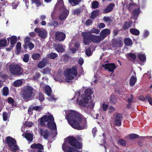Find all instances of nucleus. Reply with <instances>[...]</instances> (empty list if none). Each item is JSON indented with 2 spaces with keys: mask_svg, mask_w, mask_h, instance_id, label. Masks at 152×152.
Segmentation results:
<instances>
[{
  "mask_svg": "<svg viewBox=\"0 0 152 152\" xmlns=\"http://www.w3.org/2000/svg\"><path fill=\"white\" fill-rule=\"evenodd\" d=\"M66 118L69 124L74 129L82 130L87 127L86 118L77 112L68 110L67 113Z\"/></svg>",
  "mask_w": 152,
  "mask_h": 152,
  "instance_id": "f257e3e1",
  "label": "nucleus"
},
{
  "mask_svg": "<svg viewBox=\"0 0 152 152\" xmlns=\"http://www.w3.org/2000/svg\"><path fill=\"white\" fill-rule=\"evenodd\" d=\"M81 91L76 93V96L73 99L76 100L79 104L81 106L86 107L89 110L93 108L94 103L91 100V95L93 94L92 89L88 88L86 89L83 94L80 96Z\"/></svg>",
  "mask_w": 152,
  "mask_h": 152,
  "instance_id": "f03ea898",
  "label": "nucleus"
},
{
  "mask_svg": "<svg viewBox=\"0 0 152 152\" xmlns=\"http://www.w3.org/2000/svg\"><path fill=\"white\" fill-rule=\"evenodd\" d=\"M81 147V143L77 142L76 139L73 137L65 138L62 145V149L64 152H81L77 149Z\"/></svg>",
  "mask_w": 152,
  "mask_h": 152,
  "instance_id": "7ed1b4c3",
  "label": "nucleus"
},
{
  "mask_svg": "<svg viewBox=\"0 0 152 152\" xmlns=\"http://www.w3.org/2000/svg\"><path fill=\"white\" fill-rule=\"evenodd\" d=\"M81 34L83 36V42L86 45H89L91 41L98 43L102 40L100 36L93 35L89 32H83Z\"/></svg>",
  "mask_w": 152,
  "mask_h": 152,
  "instance_id": "20e7f679",
  "label": "nucleus"
},
{
  "mask_svg": "<svg viewBox=\"0 0 152 152\" xmlns=\"http://www.w3.org/2000/svg\"><path fill=\"white\" fill-rule=\"evenodd\" d=\"M54 9L60 11L58 17L61 20H65L69 14V11L65 8L62 0L58 1L54 6Z\"/></svg>",
  "mask_w": 152,
  "mask_h": 152,
  "instance_id": "39448f33",
  "label": "nucleus"
},
{
  "mask_svg": "<svg viewBox=\"0 0 152 152\" xmlns=\"http://www.w3.org/2000/svg\"><path fill=\"white\" fill-rule=\"evenodd\" d=\"M40 124L43 126L46 124L49 129L55 130L56 129V123L54 122V118L52 115H45L40 118Z\"/></svg>",
  "mask_w": 152,
  "mask_h": 152,
  "instance_id": "423d86ee",
  "label": "nucleus"
},
{
  "mask_svg": "<svg viewBox=\"0 0 152 152\" xmlns=\"http://www.w3.org/2000/svg\"><path fill=\"white\" fill-rule=\"evenodd\" d=\"M77 73L76 66L73 67L71 69H66L64 72V75L65 80L69 82L70 80L73 79L74 76H76Z\"/></svg>",
  "mask_w": 152,
  "mask_h": 152,
  "instance_id": "0eeeda50",
  "label": "nucleus"
},
{
  "mask_svg": "<svg viewBox=\"0 0 152 152\" xmlns=\"http://www.w3.org/2000/svg\"><path fill=\"white\" fill-rule=\"evenodd\" d=\"M33 88L29 86H26L23 88L22 97L26 100H30L31 99L33 94Z\"/></svg>",
  "mask_w": 152,
  "mask_h": 152,
  "instance_id": "6e6552de",
  "label": "nucleus"
},
{
  "mask_svg": "<svg viewBox=\"0 0 152 152\" xmlns=\"http://www.w3.org/2000/svg\"><path fill=\"white\" fill-rule=\"evenodd\" d=\"M10 71L11 74L15 75H21L23 70L21 67L18 65H11L10 67Z\"/></svg>",
  "mask_w": 152,
  "mask_h": 152,
  "instance_id": "1a4fd4ad",
  "label": "nucleus"
},
{
  "mask_svg": "<svg viewBox=\"0 0 152 152\" xmlns=\"http://www.w3.org/2000/svg\"><path fill=\"white\" fill-rule=\"evenodd\" d=\"M6 140L7 144L11 150L13 151H15L19 149L16 144V141L14 138L8 137L6 138Z\"/></svg>",
  "mask_w": 152,
  "mask_h": 152,
  "instance_id": "9d476101",
  "label": "nucleus"
},
{
  "mask_svg": "<svg viewBox=\"0 0 152 152\" xmlns=\"http://www.w3.org/2000/svg\"><path fill=\"white\" fill-rule=\"evenodd\" d=\"M35 32L38 33L39 37L42 39L46 38L47 35V32L45 29L36 28L34 29Z\"/></svg>",
  "mask_w": 152,
  "mask_h": 152,
  "instance_id": "9b49d317",
  "label": "nucleus"
},
{
  "mask_svg": "<svg viewBox=\"0 0 152 152\" xmlns=\"http://www.w3.org/2000/svg\"><path fill=\"white\" fill-rule=\"evenodd\" d=\"M79 46V42L72 41L69 44V48L72 52L74 53L78 50Z\"/></svg>",
  "mask_w": 152,
  "mask_h": 152,
  "instance_id": "f8f14e48",
  "label": "nucleus"
},
{
  "mask_svg": "<svg viewBox=\"0 0 152 152\" xmlns=\"http://www.w3.org/2000/svg\"><path fill=\"white\" fill-rule=\"evenodd\" d=\"M115 117V124L116 126H120L121 125V120L122 117L121 114L116 113L114 115Z\"/></svg>",
  "mask_w": 152,
  "mask_h": 152,
  "instance_id": "ddd939ff",
  "label": "nucleus"
},
{
  "mask_svg": "<svg viewBox=\"0 0 152 152\" xmlns=\"http://www.w3.org/2000/svg\"><path fill=\"white\" fill-rule=\"evenodd\" d=\"M65 37V34L62 32L57 31L55 33L56 39L59 41H63Z\"/></svg>",
  "mask_w": 152,
  "mask_h": 152,
  "instance_id": "4468645a",
  "label": "nucleus"
},
{
  "mask_svg": "<svg viewBox=\"0 0 152 152\" xmlns=\"http://www.w3.org/2000/svg\"><path fill=\"white\" fill-rule=\"evenodd\" d=\"M110 31L109 29L106 28L103 29L100 32V34L102 40L110 35Z\"/></svg>",
  "mask_w": 152,
  "mask_h": 152,
  "instance_id": "2eb2a0df",
  "label": "nucleus"
},
{
  "mask_svg": "<svg viewBox=\"0 0 152 152\" xmlns=\"http://www.w3.org/2000/svg\"><path fill=\"white\" fill-rule=\"evenodd\" d=\"M102 66L106 69L108 70L110 72L113 71V70L116 68L115 65L113 64H109L103 65Z\"/></svg>",
  "mask_w": 152,
  "mask_h": 152,
  "instance_id": "dca6fc26",
  "label": "nucleus"
},
{
  "mask_svg": "<svg viewBox=\"0 0 152 152\" xmlns=\"http://www.w3.org/2000/svg\"><path fill=\"white\" fill-rule=\"evenodd\" d=\"M115 6V4L111 3L109 4L103 11V13H107L111 11Z\"/></svg>",
  "mask_w": 152,
  "mask_h": 152,
  "instance_id": "f3484780",
  "label": "nucleus"
},
{
  "mask_svg": "<svg viewBox=\"0 0 152 152\" xmlns=\"http://www.w3.org/2000/svg\"><path fill=\"white\" fill-rule=\"evenodd\" d=\"M140 12V9L138 8L134 9L132 14V17L134 20L137 19Z\"/></svg>",
  "mask_w": 152,
  "mask_h": 152,
  "instance_id": "a211bd4d",
  "label": "nucleus"
},
{
  "mask_svg": "<svg viewBox=\"0 0 152 152\" xmlns=\"http://www.w3.org/2000/svg\"><path fill=\"white\" fill-rule=\"evenodd\" d=\"M7 39L9 42L10 41V43L11 47L12 48L13 47L17 41V37L15 36H12L10 38H8Z\"/></svg>",
  "mask_w": 152,
  "mask_h": 152,
  "instance_id": "6ab92c4d",
  "label": "nucleus"
},
{
  "mask_svg": "<svg viewBox=\"0 0 152 152\" xmlns=\"http://www.w3.org/2000/svg\"><path fill=\"white\" fill-rule=\"evenodd\" d=\"M47 60L46 58H44L40 61L38 64V67L39 68H42L45 67L47 63Z\"/></svg>",
  "mask_w": 152,
  "mask_h": 152,
  "instance_id": "aec40b11",
  "label": "nucleus"
},
{
  "mask_svg": "<svg viewBox=\"0 0 152 152\" xmlns=\"http://www.w3.org/2000/svg\"><path fill=\"white\" fill-rule=\"evenodd\" d=\"M56 50L59 53L63 52L64 50L65 47L60 44L55 45Z\"/></svg>",
  "mask_w": 152,
  "mask_h": 152,
  "instance_id": "412c9836",
  "label": "nucleus"
},
{
  "mask_svg": "<svg viewBox=\"0 0 152 152\" xmlns=\"http://www.w3.org/2000/svg\"><path fill=\"white\" fill-rule=\"evenodd\" d=\"M39 133L41 136H43L45 139H46L49 135L48 131L47 130H43L42 129L39 130Z\"/></svg>",
  "mask_w": 152,
  "mask_h": 152,
  "instance_id": "4be33fe9",
  "label": "nucleus"
},
{
  "mask_svg": "<svg viewBox=\"0 0 152 152\" xmlns=\"http://www.w3.org/2000/svg\"><path fill=\"white\" fill-rule=\"evenodd\" d=\"M22 136L25 137L26 139L30 142L31 141L33 138V134L30 133H26L24 134V133L22 134Z\"/></svg>",
  "mask_w": 152,
  "mask_h": 152,
  "instance_id": "5701e85b",
  "label": "nucleus"
},
{
  "mask_svg": "<svg viewBox=\"0 0 152 152\" xmlns=\"http://www.w3.org/2000/svg\"><path fill=\"white\" fill-rule=\"evenodd\" d=\"M31 148H37L39 149H43V145L39 143H34L31 146Z\"/></svg>",
  "mask_w": 152,
  "mask_h": 152,
  "instance_id": "b1692460",
  "label": "nucleus"
},
{
  "mask_svg": "<svg viewBox=\"0 0 152 152\" xmlns=\"http://www.w3.org/2000/svg\"><path fill=\"white\" fill-rule=\"evenodd\" d=\"M137 81V78L134 76L131 77L130 80V84L131 86H133L135 84Z\"/></svg>",
  "mask_w": 152,
  "mask_h": 152,
  "instance_id": "393cba45",
  "label": "nucleus"
},
{
  "mask_svg": "<svg viewBox=\"0 0 152 152\" xmlns=\"http://www.w3.org/2000/svg\"><path fill=\"white\" fill-rule=\"evenodd\" d=\"M124 42L127 46H130L132 45V40L129 38H126L124 40Z\"/></svg>",
  "mask_w": 152,
  "mask_h": 152,
  "instance_id": "a878e982",
  "label": "nucleus"
},
{
  "mask_svg": "<svg viewBox=\"0 0 152 152\" xmlns=\"http://www.w3.org/2000/svg\"><path fill=\"white\" fill-rule=\"evenodd\" d=\"M45 90L46 94L48 96L51 95V90L50 87L48 86H46L45 87Z\"/></svg>",
  "mask_w": 152,
  "mask_h": 152,
  "instance_id": "bb28decb",
  "label": "nucleus"
},
{
  "mask_svg": "<svg viewBox=\"0 0 152 152\" xmlns=\"http://www.w3.org/2000/svg\"><path fill=\"white\" fill-rule=\"evenodd\" d=\"M81 0H69V3L72 6H75L78 4Z\"/></svg>",
  "mask_w": 152,
  "mask_h": 152,
  "instance_id": "cd10ccee",
  "label": "nucleus"
},
{
  "mask_svg": "<svg viewBox=\"0 0 152 152\" xmlns=\"http://www.w3.org/2000/svg\"><path fill=\"white\" fill-rule=\"evenodd\" d=\"M23 81L22 80H18L14 82L13 85L15 87H17L21 85Z\"/></svg>",
  "mask_w": 152,
  "mask_h": 152,
  "instance_id": "c85d7f7f",
  "label": "nucleus"
},
{
  "mask_svg": "<svg viewBox=\"0 0 152 152\" xmlns=\"http://www.w3.org/2000/svg\"><path fill=\"white\" fill-rule=\"evenodd\" d=\"M130 32L132 34L136 35H138L140 34L139 31L138 30L134 28L131 29Z\"/></svg>",
  "mask_w": 152,
  "mask_h": 152,
  "instance_id": "c756f323",
  "label": "nucleus"
},
{
  "mask_svg": "<svg viewBox=\"0 0 152 152\" xmlns=\"http://www.w3.org/2000/svg\"><path fill=\"white\" fill-rule=\"evenodd\" d=\"M30 38L28 37H26L24 40V42L25 43V45H23L24 48H27V44L31 42L30 41Z\"/></svg>",
  "mask_w": 152,
  "mask_h": 152,
  "instance_id": "7c9ffc66",
  "label": "nucleus"
},
{
  "mask_svg": "<svg viewBox=\"0 0 152 152\" xmlns=\"http://www.w3.org/2000/svg\"><path fill=\"white\" fill-rule=\"evenodd\" d=\"M47 56L49 58L54 59L58 56V55L55 53H51L49 54Z\"/></svg>",
  "mask_w": 152,
  "mask_h": 152,
  "instance_id": "2f4dec72",
  "label": "nucleus"
},
{
  "mask_svg": "<svg viewBox=\"0 0 152 152\" xmlns=\"http://www.w3.org/2000/svg\"><path fill=\"white\" fill-rule=\"evenodd\" d=\"M138 58L141 61H144L146 59V56L144 54L139 53L138 54Z\"/></svg>",
  "mask_w": 152,
  "mask_h": 152,
  "instance_id": "473e14b6",
  "label": "nucleus"
},
{
  "mask_svg": "<svg viewBox=\"0 0 152 152\" xmlns=\"http://www.w3.org/2000/svg\"><path fill=\"white\" fill-rule=\"evenodd\" d=\"M21 43L19 42H18L16 46V52L17 54H18L20 52L21 50Z\"/></svg>",
  "mask_w": 152,
  "mask_h": 152,
  "instance_id": "72a5a7b5",
  "label": "nucleus"
},
{
  "mask_svg": "<svg viewBox=\"0 0 152 152\" xmlns=\"http://www.w3.org/2000/svg\"><path fill=\"white\" fill-rule=\"evenodd\" d=\"M100 31L99 30L95 28H93L89 31H87V32H90L91 34L93 33L96 34H99Z\"/></svg>",
  "mask_w": 152,
  "mask_h": 152,
  "instance_id": "f704fd0d",
  "label": "nucleus"
},
{
  "mask_svg": "<svg viewBox=\"0 0 152 152\" xmlns=\"http://www.w3.org/2000/svg\"><path fill=\"white\" fill-rule=\"evenodd\" d=\"M7 43V41L6 39L0 40V47L5 46Z\"/></svg>",
  "mask_w": 152,
  "mask_h": 152,
  "instance_id": "c9c22d12",
  "label": "nucleus"
},
{
  "mask_svg": "<svg viewBox=\"0 0 152 152\" xmlns=\"http://www.w3.org/2000/svg\"><path fill=\"white\" fill-rule=\"evenodd\" d=\"M99 13L98 11L97 10L93 11L91 13V18L92 19L95 18L98 15Z\"/></svg>",
  "mask_w": 152,
  "mask_h": 152,
  "instance_id": "e433bc0d",
  "label": "nucleus"
},
{
  "mask_svg": "<svg viewBox=\"0 0 152 152\" xmlns=\"http://www.w3.org/2000/svg\"><path fill=\"white\" fill-rule=\"evenodd\" d=\"M9 91L8 88L7 87H4L3 88V94L4 96H7L8 93Z\"/></svg>",
  "mask_w": 152,
  "mask_h": 152,
  "instance_id": "4c0bfd02",
  "label": "nucleus"
},
{
  "mask_svg": "<svg viewBox=\"0 0 152 152\" xmlns=\"http://www.w3.org/2000/svg\"><path fill=\"white\" fill-rule=\"evenodd\" d=\"M139 137V136L135 134H132L127 136V138L129 139H132L136 138H137Z\"/></svg>",
  "mask_w": 152,
  "mask_h": 152,
  "instance_id": "58836bf2",
  "label": "nucleus"
},
{
  "mask_svg": "<svg viewBox=\"0 0 152 152\" xmlns=\"http://www.w3.org/2000/svg\"><path fill=\"white\" fill-rule=\"evenodd\" d=\"M116 100L115 96L113 95H112L110 98V103L112 104H114L115 103Z\"/></svg>",
  "mask_w": 152,
  "mask_h": 152,
  "instance_id": "ea45409f",
  "label": "nucleus"
},
{
  "mask_svg": "<svg viewBox=\"0 0 152 152\" xmlns=\"http://www.w3.org/2000/svg\"><path fill=\"white\" fill-rule=\"evenodd\" d=\"M132 24V22H129L128 23L126 22L123 26L125 30H126L130 27Z\"/></svg>",
  "mask_w": 152,
  "mask_h": 152,
  "instance_id": "a19ab883",
  "label": "nucleus"
},
{
  "mask_svg": "<svg viewBox=\"0 0 152 152\" xmlns=\"http://www.w3.org/2000/svg\"><path fill=\"white\" fill-rule=\"evenodd\" d=\"M55 80L59 81L60 82H64V80L63 79L61 76L57 75L54 78Z\"/></svg>",
  "mask_w": 152,
  "mask_h": 152,
  "instance_id": "79ce46f5",
  "label": "nucleus"
},
{
  "mask_svg": "<svg viewBox=\"0 0 152 152\" xmlns=\"http://www.w3.org/2000/svg\"><path fill=\"white\" fill-rule=\"evenodd\" d=\"M40 54L38 53H35L33 54L32 55V58L34 60H38L40 57Z\"/></svg>",
  "mask_w": 152,
  "mask_h": 152,
  "instance_id": "37998d69",
  "label": "nucleus"
},
{
  "mask_svg": "<svg viewBox=\"0 0 152 152\" xmlns=\"http://www.w3.org/2000/svg\"><path fill=\"white\" fill-rule=\"evenodd\" d=\"M108 107V105L104 103H103L101 105L100 107V110H103L104 111L106 110Z\"/></svg>",
  "mask_w": 152,
  "mask_h": 152,
  "instance_id": "c03bdc74",
  "label": "nucleus"
},
{
  "mask_svg": "<svg viewBox=\"0 0 152 152\" xmlns=\"http://www.w3.org/2000/svg\"><path fill=\"white\" fill-rule=\"evenodd\" d=\"M126 56L127 58L130 57L133 60H134L136 58V55L133 53H129L126 54Z\"/></svg>",
  "mask_w": 152,
  "mask_h": 152,
  "instance_id": "a18cd8bd",
  "label": "nucleus"
},
{
  "mask_svg": "<svg viewBox=\"0 0 152 152\" xmlns=\"http://www.w3.org/2000/svg\"><path fill=\"white\" fill-rule=\"evenodd\" d=\"M133 98V96L132 95H131L130 97L128 98V102L129 103L127 105V107L128 108H130L131 106V103L132 102V99Z\"/></svg>",
  "mask_w": 152,
  "mask_h": 152,
  "instance_id": "49530a36",
  "label": "nucleus"
},
{
  "mask_svg": "<svg viewBox=\"0 0 152 152\" xmlns=\"http://www.w3.org/2000/svg\"><path fill=\"white\" fill-rule=\"evenodd\" d=\"M81 12L80 9H77L73 10L72 13L75 15H77Z\"/></svg>",
  "mask_w": 152,
  "mask_h": 152,
  "instance_id": "de8ad7c7",
  "label": "nucleus"
},
{
  "mask_svg": "<svg viewBox=\"0 0 152 152\" xmlns=\"http://www.w3.org/2000/svg\"><path fill=\"white\" fill-rule=\"evenodd\" d=\"M8 102L11 104L12 106L15 105V101L14 99L11 97H9L8 99Z\"/></svg>",
  "mask_w": 152,
  "mask_h": 152,
  "instance_id": "09e8293b",
  "label": "nucleus"
},
{
  "mask_svg": "<svg viewBox=\"0 0 152 152\" xmlns=\"http://www.w3.org/2000/svg\"><path fill=\"white\" fill-rule=\"evenodd\" d=\"M99 5V3L96 1H93L92 4V7L93 8H96Z\"/></svg>",
  "mask_w": 152,
  "mask_h": 152,
  "instance_id": "8fccbe9b",
  "label": "nucleus"
},
{
  "mask_svg": "<svg viewBox=\"0 0 152 152\" xmlns=\"http://www.w3.org/2000/svg\"><path fill=\"white\" fill-rule=\"evenodd\" d=\"M29 56L28 54H25L23 58V60L25 62H27L29 60Z\"/></svg>",
  "mask_w": 152,
  "mask_h": 152,
  "instance_id": "3c124183",
  "label": "nucleus"
},
{
  "mask_svg": "<svg viewBox=\"0 0 152 152\" xmlns=\"http://www.w3.org/2000/svg\"><path fill=\"white\" fill-rule=\"evenodd\" d=\"M3 117L4 121H6L7 120L9 117L7 113V112H4L3 113Z\"/></svg>",
  "mask_w": 152,
  "mask_h": 152,
  "instance_id": "603ef678",
  "label": "nucleus"
},
{
  "mask_svg": "<svg viewBox=\"0 0 152 152\" xmlns=\"http://www.w3.org/2000/svg\"><path fill=\"white\" fill-rule=\"evenodd\" d=\"M33 109L38 111H40L41 110H42L43 108L42 106H35L33 107Z\"/></svg>",
  "mask_w": 152,
  "mask_h": 152,
  "instance_id": "864d4df0",
  "label": "nucleus"
},
{
  "mask_svg": "<svg viewBox=\"0 0 152 152\" xmlns=\"http://www.w3.org/2000/svg\"><path fill=\"white\" fill-rule=\"evenodd\" d=\"M50 69L46 68L43 70L42 72L44 74H48L50 73Z\"/></svg>",
  "mask_w": 152,
  "mask_h": 152,
  "instance_id": "5fc2aeb1",
  "label": "nucleus"
},
{
  "mask_svg": "<svg viewBox=\"0 0 152 152\" xmlns=\"http://www.w3.org/2000/svg\"><path fill=\"white\" fill-rule=\"evenodd\" d=\"M28 47L30 50H31L34 47V45L31 42H30L27 44V47Z\"/></svg>",
  "mask_w": 152,
  "mask_h": 152,
  "instance_id": "6e6d98bb",
  "label": "nucleus"
},
{
  "mask_svg": "<svg viewBox=\"0 0 152 152\" xmlns=\"http://www.w3.org/2000/svg\"><path fill=\"white\" fill-rule=\"evenodd\" d=\"M32 4H35L37 6L40 5L41 4V2L39 0H31Z\"/></svg>",
  "mask_w": 152,
  "mask_h": 152,
  "instance_id": "4d7b16f0",
  "label": "nucleus"
},
{
  "mask_svg": "<svg viewBox=\"0 0 152 152\" xmlns=\"http://www.w3.org/2000/svg\"><path fill=\"white\" fill-rule=\"evenodd\" d=\"M146 98L148 101L149 104L152 105V98L149 95H148L146 96Z\"/></svg>",
  "mask_w": 152,
  "mask_h": 152,
  "instance_id": "13d9d810",
  "label": "nucleus"
},
{
  "mask_svg": "<svg viewBox=\"0 0 152 152\" xmlns=\"http://www.w3.org/2000/svg\"><path fill=\"white\" fill-rule=\"evenodd\" d=\"M86 55L88 56H90L91 55L92 53L90 49H87L86 51Z\"/></svg>",
  "mask_w": 152,
  "mask_h": 152,
  "instance_id": "bf43d9fd",
  "label": "nucleus"
},
{
  "mask_svg": "<svg viewBox=\"0 0 152 152\" xmlns=\"http://www.w3.org/2000/svg\"><path fill=\"white\" fill-rule=\"evenodd\" d=\"M97 27L99 28H103L105 27V25L104 23H100L98 24Z\"/></svg>",
  "mask_w": 152,
  "mask_h": 152,
  "instance_id": "052dcab7",
  "label": "nucleus"
},
{
  "mask_svg": "<svg viewBox=\"0 0 152 152\" xmlns=\"http://www.w3.org/2000/svg\"><path fill=\"white\" fill-rule=\"evenodd\" d=\"M39 99L40 101H43L44 99V97L43 94L42 93H39Z\"/></svg>",
  "mask_w": 152,
  "mask_h": 152,
  "instance_id": "680f3d73",
  "label": "nucleus"
},
{
  "mask_svg": "<svg viewBox=\"0 0 152 152\" xmlns=\"http://www.w3.org/2000/svg\"><path fill=\"white\" fill-rule=\"evenodd\" d=\"M49 97L48 98V99L50 101H55L56 100V99L54 97V96L53 95H51L50 96V95L49 96H48Z\"/></svg>",
  "mask_w": 152,
  "mask_h": 152,
  "instance_id": "e2e57ef3",
  "label": "nucleus"
},
{
  "mask_svg": "<svg viewBox=\"0 0 152 152\" xmlns=\"http://www.w3.org/2000/svg\"><path fill=\"white\" fill-rule=\"evenodd\" d=\"M103 20L104 21L106 22H108L111 21V19L109 17H104L103 18Z\"/></svg>",
  "mask_w": 152,
  "mask_h": 152,
  "instance_id": "0e129e2a",
  "label": "nucleus"
},
{
  "mask_svg": "<svg viewBox=\"0 0 152 152\" xmlns=\"http://www.w3.org/2000/svg\"><path fill=\"white\" fill-rule=\"evenodd\" d=\"M26 126L28 127H31L34 124L31 122H27L26 123Z\"/></svg>",
  "mask_w": 152,
  "mask_h": 152,
  "instance_id": "69168bd1",
  "label": "nucleus"
},
{
  "mask_svg": "<svg viewBox=\"0 0 152 152\" xmlns=\"http://www.w3.org/2000/svg\"><path fill=\"white\" fill-rule=\"evenodd\" d=\"M118 143L121 145L125 146L126 145V143L124 141L122 140H118Z\"/></svg>",
  "mask_w": 152,
  "mask_h": 152,
  "instance_id": "338daca9",
  "label": "nucleus"
},
{
  "mask_svg": "<svg viewBox=\"0 0 152 152\" xmlns=\"http://www.w3.org/2000/svg\"><path fill=\"white\" fill-rule=\"evenodd\" d=\"M109 112L110 113H112L114 112L115 109L112 106H110L109 108Z\"/></svg>",
  "mask_w": 152,
  "mask_h": 152,
  "instance_id": "774afa93",
  "label": "nucleus"
}]
</instances>
